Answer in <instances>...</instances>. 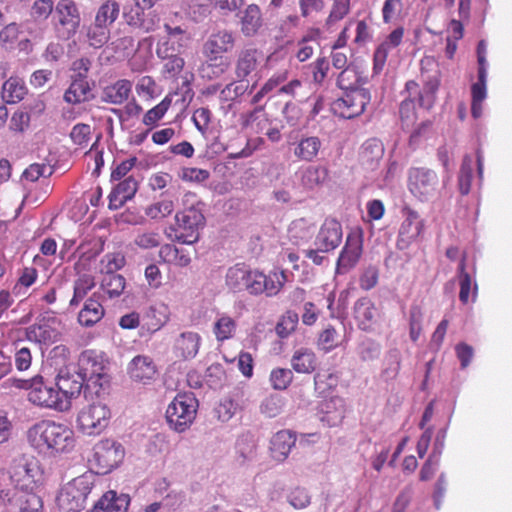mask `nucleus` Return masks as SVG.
<instances>
[{
	"instance_id": "47",
	"label": "nucleus",
	"mask_w": 512,
	"mask_h": 512,
	"mask_svg": "<svg viewBox=\"0 0 512 512\" xmlns=\"http://www.w3.org/2000/svg\"><path fill=\"white\" fill-rule=\"evenodd\" d=\"M401 366V353L398 349H391L385 355L383 361L382 377L385 380H393L399 373Z\"/></svg>"
},
{
	"instance_id": "6",
	"label": "nucleus",
	"mask_w": 512,
	"mask_h": 512,
	"mask_svg": "<svg viewBox=\"0 0 512 512\" xmlns=\"http://www.w3.org/2000/svg\"><path fill=\"white\" fill-rule=\"evenodd\" d=\"M54 27L59 39L69 40L80 27L81 14L74 0H59L54 9Z\"/></svg>"
},
{
	"instance_id": "59",
	"label": "nucleus",
	"mask_w": 512,
	"mask_h": 512,
	"mask_svg": "<svg viewBox=\"0 0 512 512\" xmlns=\"http://www.w3.org/2000/svg\"><path fill=\"white\" fill-rule=\"evenodd\" d=\"M472 158L466 155L463 159L459 174V190L461 194L466 195L470 192L472 179Z\"/></svg>"
},
{
	"instance_id": "8",
	"label": "nucleus",
	"mask_w": 512,
	"mask_h": 512,
	"mask_svg": "<svg viewBox=\"0 0 512 512\" xmlns=\"http://www.w3.org/2000/svg\"><path fill=\"white\" fill-rule=\"evenodd\" d=\"M439 179L435 171L427 168H411L408 172V189L421 201L437 194Z\"/></svg>"
},
{
	"instance_id": "57",
	"label": "nucleus",
	"mask_w": 512,
	"mask_h": 512,
	"mask_svg": "<svg viewBox=\"0 0 512 512\" xmlns=\"http://www.w3.org/2000/svg\"><path fill=\"white\" fill-rule=\"evenodd\" d=\"M403 10L402 0H385L382 6V20L385 24L397 21Z\"/></svg>"
},
{
	"instance_id": "30",
	"label": "nucleus",
	"mask_w": 512,
	"mask_h": 512,
	"mask_svg": "<svg viewBox=\"0 0 512 512\" xmlns=\"http://www.w3.org/2000/svg\"><path fill=\"white\" fill-rule=\"evenodd\" d=\"M384 155V146L378 139L367 140L361 148L360 161L362 166L370 171L375 170Z\"/></svg>"
},
{
	"instance_id": "16",
	"label": "nucleus",
	"mask_w": 512,
	"mask_h": 512,
	"mask_svg": "<svg viewBox=\"0 0 512 512\" xmlns=\"http://www.w3.org/2000/svg\"><path fill=\"white\" fill-rule=\"evenodd\" d=\"M363 250L362 237L358 233H350L338 257L336 264L337 274H346L358 263Z\"/></svg>"
},
{
	"instance_id": "46",
	"label": "nucleus",
	"mask_w": 512,
	"mask_h": 512,
	"mask_svg": "<svg viewBox=\"0 0 512 512\" xmlns=\"http://www.w3.org/2000/svg\"><path fill=\"white\" fill-rule=\"evenodd\" d=\"M101 498H106L103 503L104 512H127L130 503L126 494L118 495L115 491L109 490Z\"/></svg>"
},
{
	"instance_id": "35",
	"label": "nucleus",
	"mask_w": 512,
	"mask_h": 512,
	"mask_svg": "<svg viewBox=\"0 0 512 512\" xmlns=\"http://www.w3.org/2000/svg\"><path fill=\"white\" fill-rule=\"evenodd\" d=\"M120 15V3L116 0H104L95 10L94 21L111 28Z\"/></svg>"
},
{
	"instance_id": "52",
	"label": "nucleus",
	"mask_w": 512,
	"mask_h": 512,
	"mask_svg": "<svg viewBox=\"0 0 512 512\" xmlns=\"http://www.w3.org/2000/svg\"><path fill=\"white\" fill-rule=\"evenodd\" d=\"M460 292L459 299L463 304H467L469 302V298L471 296V301L475 302L478 293V286L476 281L472 278L471 275H464L463 278H458Z\"/></svg>"
},
{
	"instance_id": "19",
	"label": "nucleus",
	"mask_w": 512,
	"mask_h": 512,
	"mask_svg": "<svg viewBox=\"0 0 512 512\" xmlns=\"http://www.w3.org/2000/svg\"><path fill=\"white\" fill-rule=\"evenodd\" d=\"M123 459L124 450H95L88 458V463L94 473L105 475L116 468Z\"/></svg>"
},
{
	"instance_id": "58",
	"label": "nucleus",
	"mask_w": 512,
	"mask_h": 512,
	"mask_svg": "<svg viewBox=\"0 0 512 512\" xmlns=\"http://www.w3.org/2000/svg\"><path fill=\"white\" fill-rule=\"evenodd\" d=\"M174 210V203L170 199H164L149 205L145 213L151 219H160L167 217Z\"/></svg>"
},
{
	"instance_id": "62",
	"label": "nucleus",
	"mask_w": 512,
	"mask_h": 512,
	"mask_svg": "<svg viewBox=\"0 0 512 512\" xmlns=\"http://www.w3.org/2000/svg\"><path fill=\"white\" fill-rule=\"evenodd\" d=\"M170 105L171 99L169 97H165L158 105L146 112L143 117V123L147 126L154 125L165 115Z\"/></svg>"
},
{
	"instance_id": "31",
	"label": "nucleus",
	"mask_w": 512,
	"mask_h": 512,
	"mask_svg": "<svg viewBox=\"0 0 512 512\" xmlns=\"http://www.w3.org/2000/svg\"><path fill=\"white\" fill-rule=\"evenodd\" d=\"M263 25L262 12L258 5L250 4L241 13L240 26L241 32L251 37L258 33Z\"/></svg>"
},
{
	"instance_id": "10",
	"label": "nucleus",
	"mask_w": 512,
	"mask_h": 512,
	"mask_svg": "<svg viewBox=\"0 0 512 512\" xmlns=\"http://www.w3.org/2000/svg\"><path fill=\"white\" fill-rule=\"evenodd\" d=\"M177 226V239L185 244H192L198 240V229L204 223L201 210L194 205L178 212L175 216Z\"/></svg>"
},
{
	"instance_id": "20",
	"label": "nucleus",
	"mask_w": 512,
	"mask_h": 512,
	"mask_svg": "<svg viewBox=\"0 0 512 512\" xmlns=\"http://www.w3.org/2000/svg\"><path fill=\"white\" fill-rule=\"evenodd\" d=\"M202 338L197 332L184 331L180 333L173 342V354L181 360H191L199 352Z\"/></svg>"
},
{
	"instance_id": "39",
	"label": "nucleus",
	"mask_w": 512,
	"mask_h": 512,
	"mask_svg": "<svg viewBox=\"0 0 512 512\" xmlns=\"http://www.w3.org/2000/svg\"><path fill=\"white\" fill-rule=\"evenodd\" d=\"M90 86L87 80L82 78H73L70 86L64 93V100L69 104H79L88 100Z\"/></svg>"
},
{
	"instance_id": "44",
	"label": "nucleus",
	"mask_w": 512,
	"mask_h": 512,
	"mask_svg": "<svg viewBox=\"0 0 512 512\" xmlns=\"http://www.w3.org/2000/svg\"><path fill=\"white\" fill-rule=\"evenodd\" d=\"M289 238L297 245L309 240L314 234V226L305 219L293 221L288 230Z\"/></svg>"
},
{
	"instance_id": "51",
	"label": "nucleus",
	"mask_w": 512,
	"mask_h": 512,
	"mask_svg": "<svg viewBox=\"0 0 512 512\" xmlns=\"http://www.w3.org/2000/svg\"><path fill=\"white\" fill-rule=\"evenodd\" d=\"M38 278V272L34 267H25L14 285L12 292L16 296L25 295L28 288L32 286Z\"/></svg>"
},
{
	"instance_id": "26",
	"label": "nucleus",
	"mask_w": 512,
	"mask_h": 512,
	"mask_svg": "<svg viewBox=\"0 0 512 512\" xmlns=\"http://www.w3.org/2000/svg\"><path fill=\"white\" fill-rule=\"evenodd\" d=\"M320 420L329 427L338 426L345 415V402L340 397L324 400L320 405Z\"/></svg>"
},
{
	"instance_id": "23",
	"label": "nucleus",
	"mask_w": 512,
	"mask_h": 512,
	"mask_svg": "<svg viewBox=\"0 0 512 512\" xmlns=\"http://www.w3.org/2000/svg\"><path fill=\"white\" fill-rule=\"evenodd\" d=\"M353 310L354 318L361 330L370 331L374 328L379 318V311L371 299L367 297L358 299Z\"/></svg>"
},
{
	"instance_id": "21",
	"label": "nucleus",
	"mask_w": 512,
	"mask_h": 512,
	"mask_svg": "<svg viewBox=\"0 0 512 512\" xmlns=\"http://www.w3.org/2000/svg\"><path fill=\"white\" fill-rule=\"evenodd\" d=\"M424 229V221L417 212L406 210L405 218L400 226L398 235V247L405 248L417 240Z\"/></svg>"
},
{
	"instance_id": "33",
	"label": "nucleus",
	"mask_w": 512,
	"mask_h": 512,
	"mask_svg": "<svg viewBox=\"0 0 512 512\" xmlns=\"http://www.w3.org/2000/svg\"><path fill=\"white\" fill-rule=\"evenodd\" d=\"M104 316V308L95 298V294L89 298L79 312L78 321L82 326L91 327L98 323Z\"/></svg>"
},
{
	"instance_id": "29",
	"label": "nucleus",
	"mask_w": 512,
	"mask_h": 512,
	"mask_svg": "<svg viewBox=\"0 0 512 512\" xmlns=\"http://www.w3.org/2000/svg\"><path fill=\"white\" fill-rule=\"evenodd\" d=\"M131 92L132 82L120 79L103 89L101 99L106 103L121 105L129 99Z\"/></svg>"
},
{
	"instance_id": "34",
	"label": "nucleus",
	"mask_w": 512,
	"mask_h": 512,
	"mask_svg": "<svg viewBox=\"0 0 512 512\" xmlns=\"http://www.w3.org/2000/svg\"><path fill=\"white\" fill-rule=\"evenodd\" d=\"M248 89V84L243 81H235L226 85L219 93L221 108L228 113L233 109L235 101L243 96Z\"/></svg>"
},
{
	"instance_id": "63",
	"label": "nucleus",
	"mask_w": 512,
	"mask_h": 512,
	"mask_svg": "<svg viewBox=\"0 0 512 512\" xmlns=\"http://www.w3.org/2000/svg\"><path fill=\"white\" fill-rule=\"evenodd\" d=\"M296 442L295 433L289 429L276 432L270 439V443L274 448H292Z\"/></svg>"
},
{
	"instance_id": "53",
	"label": "nucleus",
	"mask_w": 512,
	"mask_h": 512,
	"mask_svg": "<svg viewBox=\"0 0 512 512\" xmlns=\"http://www.w3.org/2000/svg\"><path fill=\"white\" fill-rule=\"evenodd\" d=\"M163 61L162 73L165 78H175L183 70L185 61L177 54L159 57Z\"/></svg>"
},
{
	"instance_id": "56",
	"label": "nucleus",
	"mask_w": 512,
	"mask_h": 512,
	"mask_svg": "<svg viewBox=\"0 0 512 512\" xmlns=\"http://www.w3.org/2000/svg\"><path fill=\"white\" fill-rule=\"evenodd\" d=\"M95 283L91 276H81L74 285V295L70 301V306H77L87 293L94 287Z\"/></svg>"
},
{
	"instance_id": "36",
	"label": "nucleus",
	"mask_w": 512,
	"mask_h": 512,
	"mask_svg": "<svg viewBox=\"0 0 512 512\" xmlns=\"http://www.w3.org/2000/svg\"><path fill=\"white\" fill-rule=\"evenodd\" d=\"M291 365L297 373H312L317 367V357L309 349L301 348L294 352Z\"/></svg>"
},
{
	"instance_id": "50",
	"label": "nucleus",
	"mask_w": 512,
	"mask_h": 512,
	"mask_svg": "<svg viewBox=\"0 0 512 512\" xmlns=\"http://www.w3.org/2000/svg\"><path fill=\"white\" fill-rule=\"evenodd\" d=\"M361 76L354 65H348L340 72L337 78L338 86L347 92L360 89L358 87Z\"/></svg>"
},
{
	"instance_id": "17",
	"label": "nucleus",
	"mask_w": 512,
	"mask_h": 512,
	"mask_svg": "<svg viewBox=\"0 0 512 512\" xmlns=\"http://www.w3.org/2000/svg\"><path fill=\"white\" fill-rule=\"evenodd\" d=\"M342 237L341 224L334 219H326L315 237L314 245L323 253L329 252L340 245Z\"/></svg>"
},
{
	"instance_id": "37",
	"label": "nucleus",
	"mask_w": 512,
	"mask_h": 512,
	"mask_svg": "<svg viewBox=\"0 0 512 512\" xmlns=\"http://www.w3.org/2000/svg\"><path fill=\"white\" fill-rule=\"evenodd\" d=\"M110 34V28L93 20V22L85 28V41L90 47L99 49L108 43Z\"/></svg>"
},
{
	"instance_id": "45",
	"label": "nucleus",
	"mask_w": 512,
	"mask_h": 512,
	"mask_svg": "<svg viewBox=\"0 0 512 512\" xmlns=\"http://www.w3.org/2000/svg\"><path fill=\"white\" fill-rule=\"evenodd\" d=\"M125 278L120 274L107 273L102 279L101 289L109 298L120 296L125 288Z\"/></svg>"
},
{
	"instance_id": "13",
	"label": "nucleus",
	"mask_w": 512,
	"mask_h": 512,
	"mask_svg": "<svg viewBox=\"0 0 512 512\" xmlns=\"http://www.w3.org/2000/svg\"><path fill=\"white\" fill-rule=\"evenodd\" d=\"M0 500L4 505L17 509L18 512H43L42 499L36 494V490L26 492L1 490Z\"/></svg>"
},
{
	"instance_id": "22",
	"label": "nucleus",
	"mask_w": 512,
	"mask_h": 512,
	"mask_svg": "<svg viewBox=\"0 0 512 512\" xmlns=\"http://www.w3.org/2000/svg\"><path fill=\"white\" fill-rule=\"evenodd\" d=\"M127 372L133 381L146 384L155 378L157 367L150 356L137 355L129 362Z\"/></svg>"
},
{
	"instance_id": "54",
	"label": "nucleus",
	"mask_w": 512,
	"mask_h": 512,
	"mask_svg": "<svg viewBox=\"0 0 512 512\" xmlns=\"http://www.w3.org/2000/svg\"><path fill=\"white\" fill-rule=\"evenodd\" d=\"M340 344V335L338 331L332 327L327 326L318 337V346L324 352H329Z\"/></svg>"
},
{
	"instance_id": "61",
	"label": "nucleus",
	"mask_w": 512,
	"mask_h": 512,
	"mask_svg": "<svg viewBox=\"0 0 512 512\" xmlns=\"http://www.w3.org/2000/svg\"><path fill=\"white\" fill-rule=\"evenodd\" d=\"M284 408V399L279 395H271L267 397L261 404L260 409L267 417L273 418L278 416Z\"/></svg>"
},
{
	"instance_id": "27",
	"label": "nucleus",
	"mask_w": 512,
	"mask_h": 512,
	"mask_svg": "<svg viewBox=\"0 0 512 512\" xmlns=\"http://www.w3.org/2000/svg\"><path fill=\"white\" fill-rule=\"evenodd\" d=\"M404 35V29L398 27L394 29L386 39L377 47L374 53V71L379 73L387 60V56L391 49H394L400 45Z\"/></svg>"
},
{
	"instance_id": "9",
	"label": "nucleus",
	"mask_w": 512,
	"mask_h": 512,
	"mask_svg": "<svg viewBox=\"0 0 512 512\" xmlns=\"http://www.w3.org/2000/svg\"><path fill=\"white\" fill-rule=\"evenodd\" d=\"M28 398L33 404L41 407L61 412L68 410V401L65 398L60 399L56 388L44 383L42 377L32 379Z\"/></svg>"
},
{
	"instance_id": "4",
	"label": "nucleus",
	"mask_w": 512,
	"mask_h": 512,
	"mask_svg": "<svg viewBox=\"0 0 512 512\" xmlns=\"http://www.w3.org/2000/svg\"><path fill=\"white\" fill-rule=\"evenodd\" d=\"M91 476L80 475L63 486L57 496V506L62 512H80L85 507L87 496L91 492Z\"/></svg>"
},
{
	"instance_id": "24",
	"label": "nucleus",
	"mask_w": 512,
	"mask_h": 512,
	"mask_svg": "<svg viewBox=\"0 0 512 512\" xmlns=\"http://www.w3.org/2000/svg\"><path fill=\"white\" fill-rule=\"evenodd\" d=\"M233 47V34L224 30L212 34L204 44L203 50L210 60H216L221 54L231 51Z\"/></svg>"
},
{
	"instance_id": "60",
	"label": "nucleus",
	"mask_w": 512,
	"mask_h": 512,
	"mask_svg": "<svg viewBox=\"0 0 512 512\" xmlns=\"http://www.w3.org/2000/svg\"><path fill=\"white\" fill-rule=\"evenodd\" d=\"M293 379V373L290 369L276 368L270 373V382L274 389L285 390Z\"/></svg>"
},
{
	"instance_id": "55",
	"label": "nucleus",
	"mask_w": 512,
	"mask_h": 512,
	"mask_svg": "<svg viewBox=\"0 0 512 512\" xmlns=\"http://www.w3.org/2000/svg\"><path fill=\"white\" fill-rule=\"evenodd\" d=\"M439 87V80L436 77L429 79L423 90L419 93L418 103L420 107L429 109L435 101V94Z\"/></svg>"
},
{
	"instance_id": "18",
	"label": "nucleus",
	"mask_w": 512,
	"mask_h": 512,
	"mask_svg": "<svg viewBox=\"0 0 512 512\" xmlns=\"http://www.w3.org/2000/svg\"><path fill=\"white\" fill-rule=\"evenodd\" d=\"M84 382L79 372L71 373L67 367L59 370L55 386L60 399L65 398L68 401V410L71 407V399L80 394Z\"/></svg>"
},
{
	"instance_id": "3",
	"label": "nucleus",
	"mask_w": 512,
	"mask_h": 512,
	"mask_svg": "<svg viewBox=\"0 0 512 512\" xmlns=\"http://www.w3.org/2000/svg\"><path fill=\"white\" fill-rule=\"evenodd\" d=\"M9 477L12 488L23 492L37 490L44 480V473L39 460L34 456L23 455L14 459L9 467Z\"/></svg>"
},
{
	"instance_id": "15",
	"label": "nucleus",
	"mask_w": 512,
	"mask_h": 512,
	"mask_svg": "<svg viewBox=\"0 0 512 512\" xmlns=\"http://www.w3.org/2000/svg\"><path fill=\"white\" fill-rule=\"evenodd\" d=\"M167 38L159 41L156 48L158 57H168L172 54L180 55L190 42V36L180 26L164 25Z\"/></svg>"
},
{
	"instance_id": "64",
	"label": "nucleus",
	"mask_w": 512,
	"mask_h": 512,
	"mask_svg": "<svg viewBox=\"0 0 512 512\" xmlns=\"http://www.w3.org/2000/svg\"><path fill=\"white\" fill-rule=\"evenodd\" d=\"M381 346L379 343L366 339L358 347V355L363 361H372L379 357Z\"/></svg>"
},
{
	"instance_id": "48",
	"label": "nucleus",
	"mask_w": 512,
	"mask_h": 512,
	"mask_svg": "<svg viewBox=\"0 0 512 512\" xmlns=\"http://www.w3.org/2000/svg\"><path fill=\"white\" fill-rule=\"evenodd\" d=\"M4 25L5 26L0 30V44L5 48H11L17 42L23 27L32 34V30L28 24L22 25L13 22Z\"/></svg>"
},
{
	"instance_id": "11",
	"label": "nucleus",
	"mask_w": 512,
	"mask_h": 512,
	"mask_svg": "<svg viewBox=\"0 0 512 512\" xmlns=\"http://www.w3.org/2000/svg\"><path fill=\"white\" fill-rule=\"evenodd\" d=\"M109 408L102 403H94L83 408L78 415L80 429L88 435L99 434L108 425Z\"/></svg>"
},
{
	"instance_id": "7",
	"label": "nucleus",
	"mask_w": 512,
	"mask_h": 512,
	"mask_svg": "<svg viewBox=\"0 0 512 512\" xmlns=\"http://www.w3.org/2000/svg\"><path fill=\"white\" fill-rule=\"evenodd\" d=\"M108 364V360L102 353L94 350L84 351L79 359V373L88 383L102 387L109 381L106 373Z\"/></svg>"
},
{
	"instance_id": "2",
	"label": "nucleus",
	"mask_w": 512,
	"mask_h": 512,
	"mask_svg": "<svg viewBox=\"0 0 512 512\" xmlns=\"http://www.w3.org/2000/svg\"><path fill=\"white\" fill-rule=\"evenodd\" d=\"M27 439L32 448H69L74 445L72 430L49 421L32 426Z\"/></svg>"
},
{
	"instance_id": "43",
	"label": "nucleus",
	"mask_w": 512,
	"mask_h": 512,
	"mask_svg": "<svg viewBox=\"0 0 512 512\" xmlns=\"http://www.w3.org/2000/svg\"><path fill=\"white\" fill-rule=\"evenodd\" d=\"M149 326L152 331H158L170 319V308L163 302H157L150 306L147 312Z\"/></svg>"
},
{
	"instance_id": "14",
	"label": "nucleus",
	"mask_w": 512,
	"mask_h": 512,
	"mask_svg": "<svg viewBox=\"0 0 512 512\" xmlns=\"http://www.w3.org/2000/svg\"><path fill=\"white\" fill-rule=\"evenodd\" d=\"M60 321L55 317L43 318L26 328V338L39 345H51L60 340Z\"/></svg>"
},
{
	"instance_id": "42",
	"label": "nucleus",
	"mask_w": 512,
	"mask_h": 512,
	"mask_svg": "<svg viewBox=\"0 0 512 512\" xmlns=\"http://www.w3.org/2000/svg\"><path fill=\"white\" fill-rule=\"evenodd\" d=\"M26 94L24 82L17 77H10L2 86V98L7 103H17Z\"/></svg>"
},
{
	"instance_id": "49",
	"label": "nucleus",
	"mask_w": 512,
	"mask_h": 512,
	"mask_svg": "<svg viewBox=\"0 0 512 512\" xmlns=\"http://www.w3.org/2000/svg\"><path fill=\"white\" fill-rule=\"evenodd\" d=\"M236 331V322L228 315H221L214 323L213 332L218 341H225L233 337Z\"/></svg>"
},
{
	"instance_id": "41",
	"label": "nucleus",
	"mask_w": 512,
	"mask_h": 512,
	"mask_svg": "<svg viewBox=\"0 0 512 512\" xmlns=\"http://www.w3.org/2000/svg\"><path fill=\"white\" fill-rule=\"evenodd\" d=\"M328 177V170L323 166H309L300 171L301 185L306 189H314L323 184Z\"/></svg>"
},
{
	"instance_id": "12",
	"label": "nucleus",
	"mask_w": 512,
	"mask_h": 512,
	"mask_svg": "<svg viewBox=\"0 0 512 512\" xmlns=\"http://www.w3.org/2000/svg\"><path fill=\"white\" fill-rule=\"evenodd\" d=\"M370 99V93L367 89L352 90L334 101L333 110L340 117L351 119L363 113Z\"/></svg>"
},
{
	"instance_id": "1",
	"label": "nucleus",
	"mask_w": 512,
	"mask_h": 512,
	"mask_svg": "<svg viewBox=\"0 0 512 512\" xmlns=\"http://www.w3.org/2000/svg\"><path fill=\"white\" fill-rule=\"evenodd\" d=\"M285 281L284 271H273L265 275L245 264L230 267L225 275V284L230 291H247L251 295L265 293L269 297L277 295Z\"/></svg>"
},
{
	"instance_id": "25",
	"label": "nucleus",
	"mask_w": 512,
	"mask_h": 512,
	"mask_svg": "<svg viewBox=\"0 0 512 512\" xmlns=\"http://www.w3.org/2000/svg\"><path fill=\"white\" fill-rule=\"evenodd\" d=\"M262 60L263 54L259 50L254 48L242 50L236 61L235 74L237 78L243 80L256 72Z\"/></svg>"
},
{
	"instance_id": "38",
	"label": "nucleus",
	"mask_w": 512,
	"mask_h": 512,
	"mask_svg": "<svg viewBox=\"0 0 512 512\" xmlns=\"http://www.w3.org/2000/svg\"><path fill=\"white\" fill-rule=\"evenodd\" d=\"M471 9V0H459L458 16L459 19H452L448 25V36L452 40L458 41L463 37V23L462 21L469 19Z\"/></svg>"
},
{
	"instance_id": "5",
	"label": "nucleus",
	"mask_w": 512,
	"mask_h": 512,
	"mask_svg": "<svg viewBox=\"0 0 512 512\" xmlns=\"http://www.w3.org/2000/svg\"><path fill=\"white\" fill-rule=\"evenodd\" d=\"M198 401L192 393L178 394L166 409L169 426L177 431H185L196 418Z\"/></svg>"
},
{
	"instance_id": "28",
	"label": "nucleus",
	"mask_w": 512,
	"mask_h": 512,
	"mask_svg": "<svg viewBox=\"0 0 512 512\" xmlns=\"http://www.w3.org/2000/svg\"><path fill=\"white\" fill-rule=\"evenodd\" d=\"M138 189V182L132 176L120 182L109 195V208L117 210L130 200Z\"/></svg>"
},
{
	"instance_id": "40",
	"label": "nucleus",
	"mask_w": 512,
	"mask_h": 512,
	"mask_svg": "<svg viewBox=\"0 0 512 512\" xmlns=\"http://www.w3.org/2000/svg\"><path fill=\"white\" fill-rule=\"evenodd\" d=\"M159 257L164 263L173 264L179 267H186L191 262L189 253L172 244H165L161 246L159 250Z\"/></svg>"
},
{
	"instance_id": "32",
	"label": "nucleus",
	"mask_w": 512,
	"mask_h": 512,
	"mask_svg": "<svg viewBox=\"0 0 512 512\" xmlns=\"http://www.w3.org/2000/svg\"><path fill=\"white\" fill-rule=\"evenodd\" d=\"M321 146L319 137L305 136L295 144L293 154L300 161L312 162L317 158Z\"/></svg>"
}]
</instances>
